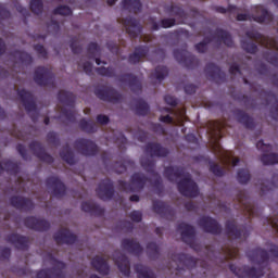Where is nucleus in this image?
Masks as SVG:
<instances>
[{"mask_svg":"<svg viewBox=\"0 0 278 278\" xmlns=\"http://www.w3.org/2000/svg\"><path fill=\"white\" fill-rule=\"evenodd\" d=\"M250 262L252 264H256L258 268L250 267V266H242L238 267L235 264H229V270L239 278H260L266 275V270H270V265L268 261L270 260V255L268 251L262 248H255L247 253Z\"/></svg>","mask_w":278,"mask_h":278,"instance_id":"f257e3e1","label":"nucleus"},{"mask_svg":"<svg viewBox=\"0 0 278 278\" xmlns=\"http://www.w3.org/2000/svg\"><path fill=\"white\" fill-rule=\"evenodd\" d=\"M207 34H212V30L210 28H205L203 31L204 39L197 43L195 51L198 53H206L207 52V47L214 38L218 40V42H223L226 47L232 48L233 47V38L231 37V34L229 31L223 29V28H217L212 36H207Z\"/></svg>","mask_w":278,"mask_h":278,"instance_id":"f03ea898","label":"nucleus"},{"mask_svg":"<svg viewBox=\"0 0 278 278\" xmlns=\"http://www.w3.org/2000/svg\"><path fill=\"white\" fill-rule=\"evenodd\" d=\"M252 14L249 13H238L237 21H254V23H258L260 25H269L273 23L274 15L262 4H257L252 7Z\"/></svg>","mask_w":278,"mask_h":278,"instance_id":"7ed1b4c3","label":"nucleus"},{"mask_svg":"<svg viewBox=\"0 0 278 278\" xmlns=\"http://www.w3.org/2000/svg\"><path fill=\"white\" fill-rule=\"evenodd\" d=\"M58 100L66 108H61V116L66 118L68 123H75L77 121L75 113V94L71 91L60 90L58 93Z\"/></svg>","mask_w":278,"mask_h":278,"instance_id":"20e7f679","label":"nucleus"},{"mask_svg":"<svg viewBox=\"0 0 278 278\" xmlns=\"http://www.w3.org/2000/svg\"><path fill=\"white\" fill-rule=\"evenodd\" d=\"M47 260L53 267L39 270L36 275V278H65L64 271L62 270L66 268V263L58 261L53 253H48Z\"/></svg>","mask_w":278,"mask_h":278,"instance_id":"39448f33","label":"nucleus"},{"mask_svg":"<svg viewBox=\"0 0 278 278\" xmlns=\"http://www.w3.org/2000/svg\"><path fill=\"white\" fill-rule=\"evenodd\" d=\"M147 181H149V178L144 174L135 173L130 177V182L118 180V190H122V192H140L144 190Z\"/></svg>","mask_w":278,"mask_h":278,"instance_id":"423d86ee","label":"nucleus"},{"mask_svg":"<svg viewBox=\"0 0 278 278\" xmlns=\"http://www.w3.org/2000/svg\"><path fill=\"white\" fill-rule=\"evenodd\" d=\"M178 192L187 199H197L199 197V185L194 182L192 176L188 174L177 182Z\"/></svg>","mask_w":278,"mask_h":278,"instance_id":"0eeeda50","label":"nucleus"},{"mask_svg":"<svg viewBox=\"0 0 278 278\" xmlns=\"http://www.w3.org/2000/svg\"><path fill=\"white\" fill-rule=\"evenodd\" d=\"M17 94L26 110L29 114L33 123L38 122V108L36 105V101L34 100V94L26 89H17Z\"/></svg>","mask_w":278,"mask_h":278,"instance_id":"6e6552de","label":"nucleus"},{"mask_svg":"<svg viewBox=\"0 0 278 278\" xmlns=\"http://www.w3.org/2000/svg\"><path fill=\"white\" fill-rule=\"evenodd\" d=\"M140 164L146 173H149L151 174V177H154L153 186L156 188V194L162 197V193L164 192V186H162V176L155 172V161L149 157H141Z\"/></svg>","mask_w":278,"mask_h":278,"instance_id":"1a4fd4ad","label":"nucleus"},{"mask_svg":"<svg viewBox=\"0 0 278 278\" xmlns=\"http://www.w3.org/2000/svg\"><path fill=\"white\" fill-rule=\"evenodd\" d=\"M174 58L178 64H182L186 68H197L199 59L188 51V46L185 45L181 49L174 50Z\"/></svg>","mask_w":278,"mask_h":278,"instance_id":"9d476101","label":"nucleus"},{"mask_svg":"<svg viewBox=\"0 0 278 278\" xmlns=\"http://www.w3.org/2000/svg\"><path fill=\"white\" fill-rule=\"evenodd\" d=\"M34 81L38 86L55 88V75L50 68L39 66L35 70Z\"/></svg>","mask_w":278,"mask_h":278,"instance_id":"9b49d317","label":"nucleus"},{"mask_svg":"<svg viewBox=\"0 0 278 278\" xmlns=\"http://www.w3.org/2000/svg\"><path fill=\"white\" fill-rule=\"evenodd\" d=\"M198 227H200L204 233H211L212 236H220V233H223L220 223L208 215H203L198 219Z\"/></svg>","mask_w":278,"mask_h":278,"instance_id":"f8f14e48","label":"nucleus"},{"mask_svg":"<svg viewBox=\"0 0 278 278\" xmlns=\"http://www.w3.org/2000/svg\"><path fill=\"white\" fill-rule=\"evenodd\" d=\"M226 235L232 240H247L251 236V226H242L238 228L236 220H227L225 224Z\"/></svg>","mask_w":278,"mask_h":278,"instance_id":"ddd939ff","label":"nucleus"},{"mask_svg":"<svg viewBox=\"0 0 278 278\" xmlns=\"http://www.w3.org/2000/svg\"><path fill=\"white\" fill-rule=\"evenodd\" d=\"M238 201L242 214H244V216H248V218H257V216L262 214V210H260L255 205V202L251 198L247 197V194L239 193Z\"/></svg>","mask_w":278,"mask_h":278,"instance_id":"4468645a","label":"nucleus"},{"mask_svg":"<svg viewBox=\"0 0 278 278\" xmlns=\"http://www.w3.org/2000/svg\"><path fill=\"white\" fill-rule=\"evenodd\" d=\"M177 231H180L181 240L191 249H197V229L194 226L181 222L177 225Z\"/></svg>","mask_w":278,"mask_h":278,"instance_id":"2eb2a0df","label":"nucleus"},{"mask_svg":"<svg viewBox=\"0 0 278 278\" xmlns=\"http://www.w3.org/2000/svg\"><path fill=\"white\" fill-rule=\"evenodd\" d=\"M74 148L85 157H94L99 153V146L94 141L85 138L77 139L74 142Z\"/></svg>","mask_w":278,"mask_h":278,"instance_id":"dca6fc26","label":"nucleus"},{"mask_svg":"<svg viewBox=\"0 0 278 278\" xmlns=\"http://www.w3.org/2000/svg\"><path fill=\"white\" fill-rule=\"evenodd\" d=\"M96 97L108 103H121L123 96L113 87H101L94 90Z\"/></svg>","mask_w":278,"mask_h":278,"instance_id":"f3484780","label":"nucleus"},{"mask_svg":"<svg viewBox=\"0 0 278 278\" xmlns=\"http://www.w3.org/2000/svg\"><path fill=\"white\" fill-rule=\"evenodd\" d=\"M117 21L121 25H123L126 34H128L130 38H138V36L142 34V25L140 24V21H138L136 17L128 16L125 18H119Z\"/></svg>","mask_w":278,"mask_h":278,"instance_id":"a211bd4d","label":"nucleus"},{"mask_svg":"<svg viewBox=\"0 0 278 278\" xmlns=\"http://www.w3.org/2000/svg\"><path fill=\"white\" fill-rule=\"evenodd\" d=\"M96 192L101 201H112L116 192L114 190V182L110 178L101 180L96 189Z\"/></svg>","mask_w":278,"mask_h":278,"instance_id":"6ab92c4d","label":"nucleus"},{"mask_svg":"<svg viewBox=\"0 0 278 278\" xmlns=\"http://www.w3.org/2000/svg\"><path fill=\"white\" fill-rule=\"evenodd\" d=\"M173 262L176 264L177 273H181V270L190 269L197 267V258H194L190 254H174L172 256Z\"/></svg>","mask_w":278,"mask_h":278,"instance_id":"aec40b11","label":"nucleus"},{"mask_svg":"<svg viewBox=\"0 0 278 278\" xmlns=\"http://www.w3.org/2000/svg\"><path fill=\"white\" fill-rule=\"evenodd\" d=\"M46 186L50 190H52V195L54 199H62V197H66V185L62 182L60 177L50 176L46 179Z\"/></svg>","mask_w":278,"mask_h":278,"instance_id":"412c9836","label":"nucleus"},{"mask_svg":"<svg viewBox=\"0 0 278 278\" xmlns=\"http://www.w3.org/2000/svg\"><path fill=\"white\" fill-rule=\"evenodd\" d=\"M204 73L210 81H215V84H224L227 81V75L220 67L214 63H207L204 68Z\"/></svg>","mask_w":278,"mask_h":278,"instance_id":"4be33fe9","label":"nucleus"},{"mask_svg":"<svg viewBox=\"0 0 278 278\" xmlns=\"http://www.w3.org/2000/svg\"><path fill=\"white\" fill-rule=\"evenodd\" d=\"M152 210L162 218H166L167 220L175 219V208H173L170 205H168V203L164 201L154 200L152 202Z\"/></svg>","mask_w":278,"mask_h":278,"instance_id":"5701e85b","label":"nucleus"},{"mask_svg":"<svg viewBox=\"0 0 278 278\" xmlns=\"http://www.w3.org/2000/svg\"><path fill=\"white\" fill-rule=\"evenodd\" d=\"M28 147L30 151H33L34 155L40 160V162H45L46 164H53V156L47 153L45 146H42L40 141H31Z\"/></svg>","mask_w":278,"mask_h":278,"instance_id":"b1692460","label":"nucleus"},{"mask_svg":"<svg viewBox=\"0 0 278 278\" xmlns=\"http://www.w3.org/2000/svg\"><path fill=\"white\" fill-rule=\"evenodd\" d=\"M10 203L15 210L20 212H31L34 210V201L23 195H13L10 198Z\"/></svg>","mask_w":278,"mask_h":278,"instance_id":"393cba45","label":"nucleus"},{"mask_svg":"<svg viewBox=\"0 0 278 278\" xmlns=\"http://www.w3.org/2000/svg\"><path fill=\"white\" fill-rule=\"evenodd\" d=\"M7 242L13 244L18 251H29V238L16 232L7 236Z\"/></svg>","mask_w":278,"mask_h":278,"instance_id":"a878e982","label":"nucleus"},{"mask_svg":"<svg viewBox=\"0 0 278 278\" xmlns=\"http://www.w3.org/2000/svg\"><path fill=\"white\" fill-rule=\"evenodd\" d=\"M24 225L28 229H34L35 231H49L51 229V224L46 219H39L34 216H28L24 219Z\"/></svg>","mask_w":278,"mask_h":278,"instance_id":"bb28decb","label":"nucleus"},{"mask_svg":"<svg viewBox=\"0 0 278 278\" xmlns=\"http://www.w3.org/2000/svg\"><path fill=\"white\" fill-rule=\"evenodd\" d=\"M169 151L159 142H148L144 147V154L150 157H167Z\"/></svg>","mask_w":278,"mask_h":278,"instance_id":"cd10ccee","label":"nucleus"},{"mask_svg":"<svg viewBox=\"0 0 278 278\" xmlns=\"http://www.w3.org/2000/svg\"><path fill=\"white\" fill-rule=\"evenodd\" d=\"M118 81H121V84H128V88H130L131 92H135V94L142 92V81L134 74H123L118 77Z\"/></svg>","mask_w":278,"mask_h":278,"instance_id":"c85d7f7f","label":"nucleus"},{"mask_svg":"<svg viewBox=\"0 0 278 278\" xmlns=\"http://www.w3.org/2000/svg\"><path fill=\"white\" fill-rule=\"evenodd\" d=\"M114 262L124 277H129V275H131V264L129 263V257H127V255L121 252H115Z\"/></svg>","mask_w":278,"mask_h":278,"instance_id":"c756f323","label":"nucleus"},{"mask_svg":"<svg viewBox=\"0 0 278 278\" xmlns=\"http://www.w3.org/2000/svg\"><path fill=\"white\" fill-rule=\"evenodd\" d=\"M56 244H75L77 237L68 228H62L53 235Z\"/></svg>","mask_w":278,"mask_h":278,"instance_id":"7c9ffc66","label":"nucleus"},{"mask_svg":"<svg viewBox=\"0 0 278 278\" xmlns=\"http://www.w3.org/2000/svg\"><path fill=\"white\" fill-rule=\"evenodd\" d=\"M164 178L167 181H175V179H181V177L186 176V168L181 166H167L163 172Z\"/></svg>","mask_w":278,"mask_h":278,"instance_id":"2f4dec72","label":"nucleus"},{"mask_svg":"<svg viewBox=\"0 0 278 278\" xmlns=\"http://www.w3.org/2000/svg\"><path fill=\"white\" fill-rule=\"evenodd\" d=\"M151 29L152 31H160V29H170V27H175L177 25V20L175 17H166L162 18L160 23L155 21V18H150Z\"/></svg>","mask_w":278,"mask_h":278,"instance_id":"473e14b6","label":"nucleus"},{"mask_svg":"<svg viewBox=\"0 0 278 278\" xmlns=\"http://www.w3.org/2000/svg\"><path fill=\"white\" fill-rule=\"evenodd\" d=\"M122 249L129 252L131 255L137 256H139L143 251L142 245L136 239H123Z\"/></svg>","mask_w":278,"mask_h":278,"instance_id":"72a5a7b5","label":"nucleus"},{"mask_svg":"<svg viewBox=\"0 0 278 278\" xmlns=\"http://www.w3.org/2000/svg\"><path fill=\"white\" fill-rule=\"evenodd\" d=\"M149 46H137L134 53L128 55V63L140 64V60H142V58H147V55H149Z\"/></svg>","mask_w":278,"mask_h":278,"instance_id":"f704fd0d","label":"nucleus"},{"mask_svg":"<svg viewBox=\"0 0 278 278\" xmlns=\"http://www.w3.org/2000/svg\"><path fill=\"white\" fill-rule=\"evenodd\" d=\"M233 115L236 116L238 123L243 125L245 129H255V121H253V117H250L247 112L237 109L233 111Z\"/></svg>","mask_w":278,"mask_h":278,"instance_id":"c9c22d12","label":"nucleus"},{"mask_svg":"<svg viewBox=\"0 0 278 278\" xmlns=\"http://www.w3.org/2000/svg\"><path fill=\"white\" fill-rule=\"evenodd\" d=\"M81 211L90 214L91 216H103V214H105V208L91 201L83 202Z\"/></svg>","mask_w":278,"mask_h":278,"instance_id":"e433bc0d","label":"nucleus"},{"mask_svg":"<svg viewBox=\"0 0 278 278\" xmlns=\"http://www.w3.org/2000/svg\"><path fill=\"white\" fill-rule=\"evenodd\" d=\"M91 266L92 268H96L97 273L100 275H110V265L108 264V261L101 256H94L91 260Z\"/></svg>","mask_w":278,"mask_h":278,"instance_id":"4c0bfd02","label":"nucleus"},{"mask_svg":"<svg viewBox=\"0 0 278 278\" xmlns=\"http://www.w3.org/2000/svg\"><path fill=\"white\" fill-rule=\"evenodd\" d=\"M87 55L89 60H96V64L101 66V64H108L105 61H101L99 55H101V47L97 42H90L87 48Z\"/></svg>","mask_w":278,"mask_h":278,"instance_id":"58836bf2","label":"nucleus"},{"mask_svg":"<svg viewBox=\"0 0 278 278\" xmlns=\"http://www.w3.org/2000/svg\"><path fill=\"white\" fill-rule=\"evenodd\" d=\"M165 14H169V16H176V18H188V14L184 10V8L177 4H166L164 7Z\"/></svg>","mask_w":278,"mask_h":278,"instance_id":"ea45409f","label":"nucleus"},{"mask_svg":"<svg viewBox=\"0 0 278 278\" xmlns=\"http://www.w3.org/2000/svg\"><path fill=\"white\" fill-rule=\"evenodd\" d=\"M122 8L131 14L142 12V2L140 0H123Z\"/></svg>","mask_w":278,"mask_h":278,"instance_id":"a19ab883","label":"nucleus"},{"mask_svg":"<svg viewBox=\"0 0 278 278\" xmlns=\"http://www.w3.org/2000/svg\"><path fill=\"white\" fill-rule=\"evenodd\" d=\"M7 170L10 175H18L21 173V166L18 163H14L10 160H4L2 163L0 162V175Z\"/></svg>","mask_w":278,"mask_h":278,"instance_id":"79ce46f5","label":"nucleus"},{"mask_svg":"<svg viewBox=\"0 0 278 278\" xmlns=\"http://www.w3.org/2000/svg\"><path fill=\"white\" fill-rule=\"evenodd\" d=\"M60 157L70 166H75V153L73 152V149H71V146L68 143H66L60 151Z\"/></svg>","mask_w":278,"mask_h":278,"instance_id":"37998d69","label":"nucleus"},{"mask_svg":"<svg viewBox=\"0 0 278 278\" xmlns=\"http://www.w3.org/2000/svg\"><path fill=\"white\" fill-rule=\"evenodd\" d=\"M128 168H135L136 163L132 160L125 159L123 162H116L113 164V172L117 175H123V173L127 172Z\"/></svg>","mask_w":278,"mask_h":278,"instance_id":"c03bdc74","label":"nucleus"},{"mask_svg":"<svg viewBox=\"0 0 278 278\" xmlns=\"http://www.w3.org/2000/svg\"><path fill=\"white\" fill-rule=\"evenodd\" d=\"M78 127L81 129V131H85V134H97V131H99V127L94 122H92V119H80Z\"/></svg>","mask_w":278,"mask_h":278,"instance_id":"a18cd8bd","label":"nucleus"},{"mask_svg":"<svg viewBox=\"0 0 278 278\" xmlns=\"http://www.w3.org/2000/svg\"><path fill=\"white\" fill-rule=\"evenodd\" d=\"M135 273L138 278H155V273L151 267H147L142 264L135 265Z\"/></svg>","mask_w":278,"mask_h":278,"instance_id":"49530a36","label":"nucleus"},{"mask_svg":"<svg viewBox=\"0 0 278 278\" xmlns=\"http://www.w3.org/2000/svg\"><path fill=\"white\" fill-rule=\"evenodd\" d=\"M149 112H151V108L147 101L143 99L136 100L135 114H137V116H148Z\"/></svg>","mask_w":278,"mask_h":278,"instance_id":"de8ad7c7","label":"nucleus"},{"mask_svg":"<svg viewBox=\"0 0 278 278\" xmlns=\"http://www.w3.org/2000/svg\"><path fill=\"white\" fill-rule=\"evenodd\" d=\"M168 77V67L164 65H159L150 74V79H156V81H164Z\"/></svg>","mask_w":278,"mask_h":278,"instance_id":"09e8293b","label":"nucleus"},{"mask_svg":"<svg viewBox=\"0 0 278 278\" xmlns=\"http://www.w3.org/2000/svg\"><path fill=\"white\" fill-rule=\"evenodd\" d=\"M241 49L251 55H255L258 51L257 43L249 40H241Z\"/></svg>","mask_w":278,"mask_h":278,"instance_id":"8fccbe9b","label":"nucleus"},{"mask_svg":"<svg viewBox=\"0 0 278 278\" xmlns=\"http://www.w3.org/2000/svg\"><path fill=\"white\" fill-rule=\"evenodd\" d=\"M29 8L33 14L40 16L45 10V2L42 0H30Z\"/></svg>","mask_w":278,"mask_h":278,"instance_id":"3c124183","label":"nucleus"},{"mask_svg":"<svg viewBox=\"0 0 278 278\" xmlns=\"http://www.w3.org/2000/svg\"><path fill=\"white\" fill-rule=\"evenodd\" d=\"M261 162L264 164V166H273L275 164H278V154L277 153L263 154L261 156Z\"/></svg>","mask_w":278,"mask_h":278,"instance_id":"603ef678","label":"nucleus"},{"mask_svg":"<svg viewBox=\"0 0 278 278\" xmlns=\"http://www.w3.org/2000/svg\"><path fill=\"white\" fill-rule=\"evenodd\" d=\"M147 249L148 257H150V260H157L160 257V247H157V243L149 242Z\"/></svg>","mask_w":278,"mask_h":278,"instance_id":"864d4df0","label":"nucleus"},{"mask_svg":"<svg viewBox=\"0 0 278 278\" xmlns=\"http://www.w3.org/2000/svg\"><path fill=\"white\" fill-rule=\"evenodd\" d=\"M96 72L98 73V75H100L101 77H116V70L112 66L105 67V66H101V67H97Z\"/></svg>","mask_w":278,"mask_h":278,"instance_id":"5fc2aeb1","label":"nucleus"},{"mask_svg":"<svg viewBox=\"0 0 278 278\" xmlns=\"http://www.w3.org/2000/svg\"><path fill=\"white\" fill-rule=\"evenodd\" d=\"M237 181L242 185L249 184L251 181V173L247 168H241L237 173Z\"/></svg>","mask_w":278,"mask_h":278,"instance_id":"6e6d98bb","label":"nucleus"},{"mask_svg":"<svg viewBox=\"0 0 278 278\" xmlns=\"http://www.w3.org/2000/svg\"><path fill=\"white\" fill-rule=\"evenodd\" d=\"M15 58H18L20 62L26 66H29L34 62L31 54L24 51H15Z\"/></svg>","mask_w":278,"mask_h":278,"instance_id":"4d7b16f0","label":"nucleus"},{"mask_svg":"<svg viewBox=\"0 0 278 278\" xmlns=\"http://www.w3.org/2000/svg\"><path fill=\"white\" fill-rule=\"evenodd\" d=\"M210 172L213 173L215 177H224L225 175V168L212 161L210 162Z\"/></svg>","mask_w":278,"mask_h":278,"instance_id":"13d9d810","label":"nucleus"},{"mask_svg":"<svg viewBox=\"0 0 278 278\" xmlns=\"http://www.w3.org/2000/svg\"><path fill=\"white\" fill-rule=\"evenodd\" d=\"M54 15H60V16H71L73 14V10L70 9L68 5H59L56 7L53 12Z\"/></svg>","mask_w":278,"mask_h":278,"instance_id":"bf43d9fd","label":"nucleus"},{"mask_svg":"<svg viewBox=\"0 0 278 278\" xmlns=\"http://www.w3.org/2000/svg\"><path fill=\"white\" fill-rule=\"evenodd\" d=\"M215 12H218V14H227V12H230L231 14L236 12H240V9L233 4H229L228 8L225 7H214Z\"/></svg>","mask_w":278,"mask_h":278,"instance_id":"052dcab7","label":"nucleus"},{"mask_svg":"<svg viewBox=\"0 0 278 278\" xmlns=\"http://www.w3.org/2000/svg\"><path fill=\"white\" fill-rule=\"evenodd\" d=\"M264 224L268 225V227H271L278 237V215L275 217H265Z\"/></svg>","mask_w":278,"mask_h":278,"instance_id":"680f3d73","label":"nucleus"},{"mask_svg":"<svg viewBox=\"0 0 278 278\" xmlns=\"http://www.w3.org/2000/svg\"><path fill=\"white\" fill-rule=\"evenodd\" d=\"M70 47L72 49V52L77 55L79 53H81V51L84 50V48L81 47V45H79V41L77 40V37H73L70 43Z\"/></svg>","mask_w":278,"mask_h":278,"instance_id":"e2e57ef3","label":"nucleus"},{"mask_svg":"<svg viewBox=\"0 0 278 278\" xmlns=\"http://www.w3.org/2000/svg\"><path fill=\"white\" fill-rule=\"evenodd\" d=\"M47 141L50 144H53L54 147L60 146V138L58 137V132L55 131H50L47 134Z\"/></svg>","mask_w":278,"mask_h":278,"instance_id":"0e129e2a","label":"nucleus"},{"mask_svg":"<svg viewBox=\"0 0 278 278\" xmlns=\"http://www.w3.org/2000/svg\"><path fill=\"white\" fill-rule=\"evenodd\" d=\"M226 255L224 256V261L225 262H229V260H236L238 257V255H240V252L238 249H227L226 250Z\"/></svg>","mask_w":278,"mask_h":278,"instance_id":"69168bd1","label":"nucleus"},{"mask_svg":"<svg viewBox=\"0 0 278 278\" xmlns=\"http://www.w3.org/2000/svg\"><path fill=\"white\" fill-rule=\"evenodd\" d=\"M48 29H49V31L54 34V36H58V34H60V22H58L55 20H51L48 23Z\"/></svg>","mask_w":278,"mask_h":278,"instance_id":"338daca9","label":"nucleus"},{"mask_svg":"<svg viewBox=\"0 0 278 278\" xmlns=\"http://www.w3.org/2000/svg\"><path fill=\"white\" fill-rule=\"evenodd\" d=\"M274 99L276 103L270 108L269 114L273 121H278V100L275 96H274Z\"/></svg>","mask_w":278,"mask_h":278,"instance_id":"774afa93","label":"nucleus"}]
</instances>
